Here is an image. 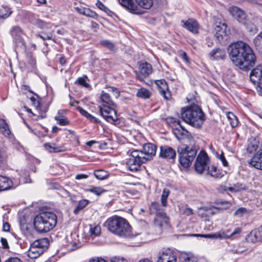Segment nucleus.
<instances>
[{"mask_svg":"<svg viewBox=\"0 0 262 262\" xmlns=\"http://www.w3.org/2000/svg\"><path fill=\"white\" fill-rule=\"evenodd\" d=\"M228 52L233 63L243 71H248L255 64L256 57L253 50L244 41L231 43Z\"/></svg>","mask_w":262,"mask_h":262,"instance_id":"nucleus-1","label":"nucleus"},{"mask_svg":"<svg viewBox=\"0 0 262 262\" xmlns=\"http://www.w3.org/2000/svg\"><path fill=\"white\" fill-rule=\"evenodd\" d=\"M181 115L185 122L196 128H200L205 119L204 113L198 105L183 108Z\"/></svg>","mask_w":262,"mask_h":262,"instance_id":"nucleus-2","label":"nucleus"},{"mask_svg":"<svg viewBox=\"0 0 262 262\" xmlns=\"http://www.w3.org/2000/svg\"><path fill=\"white\" fill-rule=\"evenodd\" d=\"M107 222L108 230L112 233L121 237L132 236V227L125 219L114 215L108 219Z\"/></svg>","mask_w":262,"mask_h":262,"instance_id":"nucleus-3","label":"nucleus"},{"mask_svg":"<svg viewBox=\"0 0 262 262\" xmlns=\"http://www.w3.org/2000/svg\"><path fill=\"white\" fill-rule=\"evenodd\" d=\"M33 224L39 233H47L52 230L57 224V216L52 212H43L36 215Z\"/></svg>","mask_w":262,"mask_h":262,"instance_id":"nucleus-4","label":"nucleus"},{"mask_svg":"<svg viewBox=\"0 0 262 262\" xmlns=\"http://www.w3.org/2000/svg\"><path fill=\"white\" fill-rule=\"evenodd\" d=\"M179 163L182 166L187 168L191 165L196 155V150L192 147L183 145L178 148Z\"/></svg>","mask_w":262,"mask_h":262,"instance_id":"nucleus-5","label":"nucleus"},{"mask_svg":"<svg viewBox=\"0 0 262 262\" xmlns=\"http://www.w3.org/2000/svg\"><path fill=\"white\" fill-rule=\"evenodd\" d=\"M49 240L47 238H42L35 241L31 244L28 251V256L30 258L35 259L38 257L48 248Z\"/></svg>","mask_w":262,"mask_h":262,"instance_id":"nucleus-6","label":"nucleus"},{"mask_svg":"<svg viewBox=\"0 0 262 262\" xmlns=\"http://www.w3.org/2000/svg\"><path fill=\"white\" fill-rule=\"evenodd\" d=\"M150 214L155 215L154 219L155 224L160 227L167 225L169 223V218L161 208L159 203L154 202L151 203L149 207Z\"/></svg>","mask_w":262,"mask_h":262,"instance_id":"nucleus-7","label":"nucleus"},{"mask_svg":"<svg viewBox=\"0 0 262 262\" xmlns=\"http://www.w3.org/2000/svg\"><path fill=\"white\" fill-rule=\"evenodd\" d=\"M143 155L141 150L132 151L126 162V168L131 171H138L141 165L146 162L145 161L146 158L143 157Z\"/></svg>","mask_w":262,"mask_h":262,"instance_id":"nucleus-8","label":"nucleus"},{"mask_svg":"<svg viewBox=\"0 0 262 262\" xmlns=\"http://www.w3.org/2000/svg\"><path fill=\"white\" fill-rule=\"evenodd\" d=\"M9 33L13 39L15 49L20 52H24L26 49V45L23 37L24 32L21 28L17 25L13 26L10 28Z\"/></svg>","mask_w":262,"mask_h":262,"instance_id":"nucleus-9","label":"nucleus"},{"mask_svg":"<svg viewBox=\"0 0 262 262\" xmlns=\"http://www.w3.org/2000/svg\"><path fill=\"white\" fill-rule=\"evenodd\" d=\"M99 111L101 116L105 120L114 125H118L120 121L118 117L117 112L111 106L103 105L99 106Z\"/></svg>","mask_w":262,"mask_h":262,"instance_id":"nucleus-10","label":"nucleus"},{"mask_svg":"<svg viewBox=\"0 0 262 262\" xmlns=\"http://www.w3.org/2000/svg\"><path fill=\"white\" fill-rule=\"evenodd\" d=\"M209 159L205 152H201L198 156L195 162V170L198 173H202L207 171L209 167Z\"/></svg>","mask_w":262,"mask_h":262,"instance_id":"nucleus-11","label":"nucleus"},{"mask_svg":"<svg viewBox=\"0 0 262 262\" xmlns=\"http://www.w3.org/2000/svg\"><path fill=\"white\" fill-rule=\"evenodd\" d=\"M172 133L179 140L185 139L189 140L192 138L191 134L185 129L181 123L179 124H176V125L173 126Z\"/></svg>","mask_w":262,"mask_h":262,"instance_id":"nucleus-12","label":"nucleus"},{"mask_svg":"<svg viewBox=\"0 0 262 262\" xmlns=\"http://www.w3.org/2000/svg\"><path fill=\"white\" fill-rule=\"evenodd\" d=\"M139 73L136 72V76L138 79L142 81L152 72L151 65L146 62L141 63L139 66Z\"/></svg>","mask_w":262,"mask_h":262,"instance_id":"nucleus-13","label":"nucleus"},{"mask_svg":"<svg viewBox=\"0 0 262 262\" xmlns=\"http://www.w3.org/2000/svg\"><path fill=\"white\" fill-rule=\"evenodd\" d=\"M19 183L15 179L13 181L8 177L0 175V191L14 188L19 184Z\"/></svg>","mask_w":262,"mask_h":262,"instance_id":"nucleus-14","label":"nucleus"},{"mask_svg":"<svg viewBox=\"0 0 262 262\" xmlns=\"http://www.w3.org/2000/svg\"><path fill=\"white\" fill-rule=\"evenodd\" d=\"M229 12L238 22L246 24L247 15L245 12L238 7L233 6L229 8Z\"/></svg>","mask_w":262,"mask_h":262,"instance_id":"nucleus-15","label":"nucleus"},{"mask_svg":"<svg viewBox=\"0 0 262 262\" xmlns=\"http://www.w3.org/2000/svg\"><path fill=\"white\" fill-rule=\"evenodd\" d=\"M215 37L221 42L223 40H226L227 38V25L223 23H220L215 28Z\"/></svg>","mask_w":262,"mask_h":262,"instance_id":"nucleus-16","label":"nucleus"},{"mask_svg":"<svg viewBox=\"0 0 262 262\" xmlns=\"http://www.w3.org/2000/svg\"><path fill=\"white\" fill-rule=\"evenodd\" d=\"M182 26L191 32L193 34L199 32V25L197 21L193 18H189L187 20H182L181 21Z\"/></svg>","mask_w":262,"mask_h":262,"instance_id":"nucleus-17","label":"nucleus"},{"mask_svg":"<svg viewBox=\"0 0 262 262\" xmlns=\"http://www.w3.org/2000/svg\"><path fill=\"white\" fill-rule=\"evenodd\" d=\"M156 83L158 86V91L161 95L165 99H169L171 95L166 81L164 79H161L158 80Z\"/></svg>","mask_w":262,"mask_h":262,"instance_id":"nucleus-18","label":"nucleus"},{"mask_svg":"<svg viewBox=\"0 0 262 262\" xmlns=\"http://www.w3.org/2000/svg\"><path fill=\"white\" fill-rule=\"evenodd\" d=\"M160 157L167 160L174 159L176 158V152L171 147L168 146H161L160 147Z\"/></svg>","mask_w":262,"mask_h":262,"instance_id":"nucleus-19","label":"nucleus"},{"mask_svg":"<svg viewBox=\"0 0 262 262\" xmlns=\"http://www.w3.org/2000/svg\"><path fill=\"white\" fill-rule=\"evenodd\" d=\"M156 146L151 143H147L143 146V150L141 151L143 157L146 158L145 161L150 160L152 157L155 156L156 152Z\"/></svg>","mask_w":262,"mask_h":262,"instance_id":"nucleus-20","label":"nucleus"},{"mask_svg":"<svg viewBox=\"0 0 262 262\" xmlns=\"http://www.w3.org/2000/svg\"><path fill=\"white\" fill-rule=\"evenodd\" d=\"M119 4L124 8L128 10L130 12L138 14V7L133 0H118Z\"/></svg>","mask_w":262,"mask_h":262,"instance_id":"nucleus-21","label":"nucleus"},{"mask_svg":"<svg viewBox=\"0 0 262 262\" xmlns=\"http://www.w3.org/2000/svg\"><path fill=\"white\" fill-rule=\"evenodd\" d=\"M157 262H177V257L170 250H166L159 257Z\"/></svg>","mask_w":262,"mask_h":262,"instance_id":"nucleus-22","label":"nucleus"},{"mask_svg":"<svg viewBox=\"0 0 262 262\" xmlns=\"http://www.w3.org/2000/svg\"><path fill=\"white\" fill-rule=\"evenodd\" d=\"M250 78L253 83H258L262 79V67L258 66L251 72Z\"/></svg>","mask_w":262,"mask_h":262,"instance_id":"nucleus-23","label":"nucleus"},{"mask_svg":"<svg viewBox=\"0 0 262 262\" xmlns=\"http://www.w3.org/2000/svg\"><path fill=\"white\" fill-rule=\"evenodd\" d=\"M247 239L252 243L262 240V227L252 230L248 235Z\"/></svg>","mask_w":262,"mask_h":262,"instance_id":"nucleus-24","label":"nucleus"},{"mask_svg":"<svg viewBox=\"0 0 262 262\" xmlns=\"http://www.w3.org/2000/svg\"><path fill=\"white\" fill-rule=\"evenodd\" d=\"M253 167L262 170V151L259 154H256L248 162Z\"/></svg>","mask_w":262,"mask_h":262,"instance_id":"nucleus-25","label":"nucleus"},{"mask_svg":"<svg viewBox=\"0 0 262 262\" xmlns=\"http://www.w3.org/2000/svg\"><path fill=\"white\" fill-rule=\"evenodd\" d=\"M209 55L213 60L223 59L226 57V51L224 49L216 48L213 49Z\"/></svg>","mask_w":262,"mask_h":262,"instance_id":"nucleus-26","label":"nucleus"},{"mask_svg":"<svg viewBox=\"0 0 262 262\" xmlns=\"http://www.w3.org/2000/svg\"><path fill=\"white\" fill-rule=\"evenodd\" d=\"M0 131L8 138L12 139L13 137L9 128V125L4 119L0 120Z\"/></svg>","mask_w":262,"mask_h":262,"instance_id":"nucleus-27","label":"nucleus"},{"mask_svg":"<svg viewBox=\"0 0 262 262\" xmlns=\"http://www.w3.org/2000/svg\"><path fill=\"white\" fill-rule=\"evenodd\" d=\"M31 100L32 101V104L36 107V110L37 111H41L43 112V113L39 115L38 117L40 118H44L46 117L45 113L47 111L48 108L46 107H43L40 104V101L38 99V97L36 95V97H32L31 98Z\"/></svg>","mask_w":262,"mask_h":262,"instance_id":"nucleus-28","label":"nucleus"},{"mask_svg":"<svg viewBox=\"0 0 262 262\" xmlns=\"http://www.w3.org/2000/svg\"><path fill=\"white\" fill-rule=\"evenodd\" d=\"M207 172V174L216 179H220L224 175L222 170H220L214 165L209 166Z\"/></svg>","mask_w":262,"mask_h":262,"instance_id":"nucleus-29","label":"nucleus"},{"mask_svg":"<svg viewBox=\"0 0 262 262\" xmlns=\"http://www.w3.org/2000/svg\"><path fill=\"white\" fill-rule=\"evenodd\" d=\"M253 43L255 49L262 53V31L254 37Z\"/></svg>","mask_w":262,"mask_h":262,"instance_id":"nucleus-30","label":"nucleus"},{"mask_svg":"<svg viewBox=\"0 0 262 262\" xmlns=\"http://www.w3.org/2000/svg\"><path fill=\"white\" fill-rule=\"evenodd\" d=\"M46 149L50 152H59L63 151L61 147L56 146L53 143H47L45 144Z\"/></svg>","mask_w":262,"mask_h":262,"instance_id":"nucleus-31","label":"nucleus"},{"mask_svg":"<svg viewBox=\"0 0 262 262\" xmlns=\"http://www.w3.org/2000/svg\"><path fill=\"white\" fill-rule=\"evenodd\" d=\"M12 11L11 9L6 6L2 5L0 6V17L2 18H7L12 14Z\"/></svg>","mask_w":262,"mask_h":262,"instance_id":"nucleus-32","label":"nucleus"},{"mask_svg":"<svg viewBox=\"0 0 262 262\" xmlns=\"http://www.w3.org/2000/svg\"><path fill=\"white\" fill-rule=\"evenodd\" d=\"M35 25L40 29H51L52 24L50 22L45 21L40 19H37L35 22Z\"/></svg>","mask_w":262,"mask_h":262,"instance_id":"nucleus-33","label":"nucleus"},{"mask_svg":"<svg viewBox=\"0 0 262 262\" xmlns=\"http://www.w3.org/2000/svg\"><path fill=\"white\" fill-rule=\"evenodd\" d=\"M101 99L102 102L107 104L108 105L107 106H114L116 105V104L111 99L110 95L108 93H105L103 91L102 92L101 95Z\"/></svg>","mask_w":262,"mask_h":262,"instance_id":"nucleus-34","label":"nucleus"},{"mask_svg":"<svg viewBox=\"0 0 262 262\" xmlns=\"http://www.w3.org/2000/svg\"><path fill=\"white\" fill-rule=\"evenodd\" d=\"M247 186L243 184L240 183H237L234 184L232 186L228 187L227 190L232 192H236L243 190H246Z\"/></svg>","mask_w":262,"mask_h":262,"instance_id":"nucleus-35","label":"nucleus"},{"mask_svg":"<svg viewBox=\"0 0 262 262\" xmlns=\"http://www.w3.org/2000/svg\"><path fill=\"white\" fill-rule=\"evenodd\" d=\"M77 110L80 112V113L83 116L85 117L89 120L93 122H98V119L95 117L93 116L92 115L89 114L87 111L83 109L80 106H78L77 107Z\"/></svg>","mask_w":262,"mask_h":262,"instance_id":"nucleus-36","label":"nucleus"},{"mask_svg":"<svg viewBox=\"0 0 262 262\" xmlns=\"http://www.w3.org/2000/svg\"><path fill=\"white\" fill-rule=\"evenodd\" d=\"M137 96L143 99H148L151 96V93L149 91L144 88H141L137 91Z\"/></svg>","mask_w":262,"mask_h":262,"instance_id":"nucleus-37","label":"nucleus"},{"mask_svg":"<svg viewBox=\"0 0 262 262\" xmlns=\"http://www.w3.org/2000/svg\"><path fill=\"white\" fill-rule=\"evenodd\" d=\"M138 5L143 9H150L153 5V0H135Z\"/></svg>","mask_w":262,"mask_h":262,"instance_id":"nucleus-38","label":"nucleus"},{"mask_svg":"<svg viewBox=\"0 0 262 262\" xmlns=\"http://www.w3.org/2000/svg\"><path fill=\"white\" fill-rule=\"evenodd\" d=\"M94 174L96 179L100 180H104L108 176L107 172L102 169L95 170Z\"/></svg>","mask_w":262,"mask_h":262,"instance_id":"nucleus-39","label":"nucleus"},{"mask_svg":"<svg viewBox=\"0 0 262 262\" xmlns=\"http://www.w3.org/2000/svg\"><path fill=\"white\" fill-rule=\"evenodd\" d=\"M170 194V190L165 188L162 191L161 197V204L163 207H166L167 205V198Z\"/></svg>","mask_w":262,"mask_h":262,"instance_id":"nucleus-40","label":"nucleus"},{"mask_svg":"<svg viewBox=\"0 0 262 262\" xmlns=\"http://www.w3.org/2000/svg\"><path fill=\"white\" fill-rule=\"evenodd\" d=\"M89 202V201L85 199L79 201L77 206L73 211L74 214H78L79 211L83 209L88 204Z\"/></svg>","mask_w":262,"mask_h":262,"instance_id":"nucleus-41","label":"nucleus"},{"mask_svg":"<svg viewBox=\"0 0 262 262\" xmlns=\"http://www.w3.org/2000/svg\"><path fill=\"white\" fill-rule=\"evenodd\" d=\"M227 117L229 120L230 125L232 127H235L237 125L238 120L233 113L228 112L227 114Z\"/></svg>","mask_w":262,"mask_h":262,"instance_id":"nucleus-42","label":"nucleus"},{"mask_svg":"<svg viewBox=\"0 0 262 262\" xmlns=\"http://www.w3.org/2000/svg\"><path fill=\"white\" fill-rule=\"evenodd\" d=\"M89 232L91 235L99 236L101 233V227L98 225H91Z\"/></svg>","mask_w":262,"mask_h":262,"instance_id":"nucleus-43","label":"nucleus"},{"mask_svg":"<svg viewBox=\"0 0 262 262\" xmlns=\"http://www.w3.org/2000/svg\"><path fill=\"white\" fill-rule=\"evenodd\" d=\"M85 191L92 192L97 195H100L104 192V190L102 188L95 186H92L90 188L86 189Z\"/></svg>","mask_w":262,"mask_h":262,"instance_id":"nucleus-44","label":"nucleus"},{"mask_svg":"<svg viewBox=\"0 0 262 262\" xmlns=\"http://www.w3.org/2000/svg\"><path fill=\"white\" fill-rule=\"evenodd\" d=\"M27 60L28 63V68H33L36 65V60L33 58L31 53L27 54Z\"/></svg>","mask_w":262,"mask_h":262,"instance_id":"nucleus-45","label":"nucleus"},{"mask_svg":"<svg viewBox=\"0 0 262 262\" xmlns=\"http://www.w3.org/2000/svg\"><path fill=\"white\" fill-rule=\"evenodd\" d=\"M38 36L43 40H50L52 39L53 34L51 31H48L47 32L41 31L39 33Z\"/></svg>","mask_w":262,"mask_h":262,"instance_id":"nucleus-46","label":"nucleus"},{"mask_svg":"<svg viewBox=\"0 0 262 262\" xmlns=\"http://www.w3.org/2000/svg\"><path fill=\"white\" fill-rule=\"evenodd\" d=\"M55 119L57 121V123L60 125H67L69 124L68 120L62 116H58L55 117Z\"/></svg>","mask_w":262,"mask_h":262,"instance_id":"nucleus-47","label":"nucleus"},{"mask_svg":"<svg viewBox=\"0 0 262 262\" xmlns=\"http://www.w3.org/2000/svg\"><path fill=\"white\" fill-rule=\"evenodd\" d=\"M246 26L247 29L250 32L255 33L258 31L257 27L251 23H247L246 20V24H244Z\"/></svg>","mask_w":262,"mask_h":262,"instance_id":"nucleus-48","label":"nucleus"},{"mask_svg":"<svg viewBox=\"0 0 262 262\" xmlns=\"http://www.w3.org/2000/svg\"><path fill=\"white\" fill-rule=\"evenodd\" d=\"M166 121L167 123L171 127L172 130L173 126L176 125V124H179L181 123V121L173 117H167L166 119Z\"/></svg>","mask_w":262,"mask_h":262,"instance_id":"nucleus-49","label":"nucleus"},{"mask_svg":"<svg viewBox=\"0 0 262 262\" xmlns=\"http://www.w3.org/2000/svg\"><path fill=\"white\" fill-rule=\"evenodd\" d=\"M83 15L93 18H96L98 17V14L95 11L88 8H86L85 11L83 12Z\"/></svg>","mask_w":262,"mask_h":262,"instance_id":"nucleus-50","label":"nucleus"},{"mask_svg":"<svg viewBox=\"0 0 262 262\" xmlns=\"http://www.w3.org/2000/svg\"><path fill=\"white\" fill-rule=\"evenodd\" d=\"M79 246L76 242V241H69L68 240V244H67V248L70 251H74L77 249H78Z\"/></svg>","mask_w":262,"mask_h":262,"instance_id":"nucleus-51","label":"nucleus"},{"mask_svg":"<svg viewBox=\"0 0 262 262\" xmlns=\"http://www.w3.org/2000/svg\"><path fill=\"white\" fill-rule=\"evenodd\" d=\"M101 45L102 46H103V47L108 48L110 50L113 51L115 49L114 44L113 42H112L107 40H102L101 41Z\"/></svg>","mask_w":262,"mask_h":262,"instance_id":"nucleus-52","label":"nucleus"},{"mask_svg":"<svg viewBox=\"0 0 262 262\" xmlns=\"http://www.w3.org/2000/svg\"><path fill=\"white\" fill-rule=\"evenodd\" d=\"M181 262H194V258L192 256H189L187 254H182L180 257Z\"/></svg>","mask_w":262,"mask_h":262,"instance_id":"nucleus-53","label":"nucleus"},{"mask_svg":"<svg viewBox=\"0 0 262 262\" xmlns=\"http://www.w3.org/2000/svg\"><path fill=\"white\" fill-rule=\"evenodd\" d=\"M86 76L81 77L78 78L77 82L79 84L85 88H88L90 85L86 82Z\"/></svg>","mask_w":262,"mask_h":262,"instance_id":"nucleus-54","label":"nucleus"},{"mask_svg":"<svg viewBox=\"0 0 262 262\" xmlns=\"http://www.w3.org/2000/svg\"><path fill=\"white\" fill-rule=\"evenodd\" d=\"M247 213V210L245 208L241 207L238 208L236 210V211L234 212V215L237 216V217H241L244 214H246Z\"/></svg>","mask_w":262,"mask_h":262,"instance_id":"nucleus-55","label":"nucleus"},{"mask_svg":"<svg viewBox=\"0 0 262 262\" xmlns=\"http://www.w3.org/2000/svg\"><path fill=\"white\" fill-rule=\"evenodd\" d=\"M110 262H127V260L123 257L121 256H114L112 257L110 260Z\"/></svg>","mask_w":262,"mask_h":262,"instance_id":"nucleus-56","label":"nucleus"},{"mask_svg":"<svg viewBox=\"0 0 262 262\" xmlns=\"http://www.w3.org/2000/svg\"><path fill=\"white\" fill-rule=\"evenodd\" d=\"M96 5L99 9L104 12H106L107 10H108L107 8L99 1H97V2L96 4Z\"/></svg>","mask_w":262,"mask_h":262,"instance_id":"nucleus-57","label":"nucleus"},{"mask_svg":"<svg viewBox=\"0 0 262 262\" xmlns=\"http://www.w3.org/2000/svg\"><path fill=\"white\" fill-rule=\"evenodd\" d=\"M179 54L182 59L186 62H189V58L187 57V54L185 52L181 50L179 51Z\"/></svg>","mask_w":262,"mask_h":262,"instance_id":"nucleus-58","label":"nucleus"},{"mask_svg":"<svg viewBox=\"0 0 262 262\" xmlns=\"http://www.w3.org/2000/svg\"><path fill=\"white\" fill-rule=\"evenodd\" d=\"M220 232L223 238L228 239L231 238L230 234H229V230H221Z\"/></svg>","mask_w":262,"mask_h":262,"instance_id":"nucleus-59","label":"nucleus"},{"mask_svg":"<svg viewBox=\"0 0 262 262\" xmlns=\"http://www.w3.org/2000/svg\"><path fill=\"white\" fill-rule=\"evenodd\" d=\"M182 213L186 216H190L193 214V210L190 208L187 207L183 210Z\"/></svg>","mask_w":262,"mask_h":262,"instance_id":"nucleus-60","label":"nucleus"},{"mask_svg":"<svg viewBox=\"0 0 262 262\" xmlns=\"http://www.w3.org/2000/svg\"><path fill=\"white\" fill-rule=\"evenodd\" d=\"M219 159H220V160L222 161V164L224 166H228V162L227 161L225 156H224L223 154H222L220 156H219Z\"/></svg>","mask_w":262,"mask_h":262,"instance_id":"nucleus-61","label":"nucleus"},{"mask_svg":"<svg viewBox=\"0 0 262 262\" xmlns=\"http://www.w3.org/2000/svg\"><path fill=\"white\" fill-rule=\"evenodd\" d=\"M4 262H23V261L17 257H9Z\"/></svg>","mask_w":262,"mask_h":262,"instance_id":"nucleus-62","label":"nucleus"},{"mask_svg":"<svg viewBox=\"0 0 262 262\" xmlns=\"http://www.w3.org/2000/svg\"><path fill=\"white\" fill-rule=\"evenodd\" d=\"M89 262H107L105 259L101 257H96L92 259H91Z\"/></svg>","mask_w":262,"mask_h":262,"instance_id":"nucleus-63","label":"nucleus"},{"mask_svg":"<svg viewBox=\"0 0 262 262\" xmlns=\"http://www.w3.org/2000/svg\"><path fill=\"white\" fill-rule=\"evenodd\" d=\"M242 231V229L239 227L236 228L234 231L230 234V236L231 237L237 234H239Z\"/></svg>","mask_w":262,"mask_h":262,"instance_id":"nucleus-64","label":"nucleus"}]
</instances>
